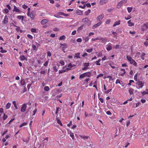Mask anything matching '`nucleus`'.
Listing matches in <instances>:
<instances>
[{
	"label": "nucleus",
	"mask_w": 148,
	"mask_h": 148,
	"mask_svg": "<svg viewBox=\"0 0 148 148\" xmlns=\"http://www.w3.org/2000/svg\"><path fill=\"white\" fill-rule=\"evenodd\" d=\"M49 61L48 60L47 61L44 63L43 64L44 66H47L48 64Z\"/></svg>",
	"instance_id": "43"
},
{
	"label": "nucleus",
	"mask_w": 148,
	"mask_h": 148,
	"mask_svg": "<svg viewBox=\"0 0 148 148\" xmlns=\"http://www.w3.org/2000/svg\"><path fill=\"white\" fill-rule=\"evenodd\" d=\"M132 7H127V10L129 13H130L132 10Z\"/></svg>",
	"instance_id": "30"
},
{
	"label": "nucleus",
	"mask_w": 148,
	"mask_h": 148,
	"mask_svg": "<svg viewBox=\"0 0 148 148\" xmlns=\"http://www.w3.org/2000/svg\"><path fill=\"white\" fill-rule=\"evenodd\" d=\"M59 62L62 65H64L65 62L63 61H60Z\"/></svg>",
	"instance_id": "57"
},
{
	"label": "nucleus",
	"mask_w": 148,
	"mask_h": 148,
	"mask_svg": "<svg viewBox=\"0 0 148 148\" xmlns=\"http://www.w3.org/2000/svg\"><path fill=\"white\" fill-rule=\"evenodd\" d=\"M20 59L21 60H24L26 59L24 56L22 55L20 57Z\"/></svg>",
	"instance_id": "27"
},
{
	"label": "nucleus",
	"mask_w": 148,
	"mask_h": 148,
	"mask_svg": "<svg viewBox=\"0 0 148 148\" xmlns=\"http://www.w3.org/2000/svg\"><path fill=\"white\" fill-rule=\"evenodd\" d=\"M72 67H73V64H72L71 63H69L68 65V68H67V71L69 70H71Z\"/></svg>",
	"instance_id": "17"
},
{
	"label": "nucleus",
	"mask_w": 148,
	"mask_h": 148,
	"mask_svg": "<svg viewBox=\"0 0 148 148\" xmlns=\"http://www.w3.org/2000/svg\"><path fill=\"white\" fill-rule=\"evenodd\" d=\"M137 84L138 86H139V88H142L143 86V83H142V82L140 81H138L137 82Z\"/></svg>",
	"instance_id": "9"
},
{
	"label": "nucleus",
	"mask_w": 148,
	"mask_h": 148,
	"mask_svg": "<svg viewBox=\"0 0 148 148\" xmlns=\"http://www.w3.org/2000/svg\"><path fill=\"white\" fill-rule=\"evenodd\" d=\"M127 23L128 24V26L130 27H132V26L134 25V24L131 22V20H129Z\"/></svg>",
	"instance_id": "12"
},
{
	"label": "nucleus",
	"mask_w": 148,
	"mask_h": 148,
	"mask_svg": "<svg viewBox=\"0 0 148 148\" xmlns=\"http://www.w3.org/2000/svg\"><path fill=\"white\" fill-rule=\"evenodd\" d=\"M8 18L7 16H5L4 18L3 23L5 24H7L8 23Z\"/></svg>",
	"instance_id": "11"
},
{
	"label": "nucleus",
	"mask_w": 148,
	"mask_h": 148,
	"mask_svg": "<svg viewBox=\"0 0 148 148\" xmlns=\"http://www.w3.org/2000/svg\"><path fill=\"white\" fill-rule=\"evenodd\" d=\"M27 124V123L24 122L21 124L19 126V127H21L23 126L26 125Z\"/></svg>",
	"instance_id": "35"
},
{
	"label": "nucleus",
	"mask_w": 148,
	"mask_h": 148,
	"mask_svg": "<svg viewBox=\"0 0 148 148\" xmlns=\"http://www.w3.org/2000/svg\"><path fill=\"white\" fill-rule=\"evenodd\" d=\"M138 73H136L134 76V79L135 80H137Z\"/></svg>",
	"instance_id": "50"
},
{
	"label": "nucleus",
	"mask_w": 148,
	"mask_h": 148,
	"mask_svg": "<svg viewBox=\"0 0 148 148\" xmlns=\"http://www.w3.org/2000/svg\"><path fill=\"white\" fill-rule=\"evenodd\" d=\"M144 45H146V47H147L148 46V42L147 40L146 41H145L144 43Z\"/></svg>",
	"instance_id": "56"
},
{
	"label": "nucleus",
	"mask_w": 148,
	"mask_h": 148,
	"mask_svg": "<svg viewBox=\"0 0 148 148\" xmlns=\"http://www.w3.org/2000/svg\"><path fill=\"white\" fill-rule=\"evenodd\" d=\"M126 58L128 62H130V63L132 64V63L133 61V59H132V58L131 56H127Z\"/></svg>",
	"instance_id": "4"
},
{
	"label": "nucleus",
	"mask_w": 148,
	"mask_h": 148,
	"mask_svg": "<svg viewBox=\"0 0 148 148\" xmlns=\"http://www.w3.org/2000/svg\"><path fill=\"white\" fill-rule=\"evenodd\" d=\"M70 136L71 137V138H72L73 139H74V135L73 133H72V132H70Z\"/></svg>",
	"instance_id": "44"
},
{
	"label": "nucleus",
	"mask_w": 148,
	"mask_h": 148,
	"mask_svg": "<svg viewBox=\"0 0 148 148\" xmlns=\"http://www.w3.org/2000/svg\"><path fill=\"white\" fill-rule=\"evenodd\" d=\"M93 50L92 48H91L90 49H87L86 51L87 52L90 53Z\"/></svg>",
	"instance_id": "41"
},
{
	"label": "nucleus",
	"mask_w": 148,
	"mask_h": 148,
	"mask_svg": "<svg viewBox=\"0 0 148 148\" xmlns=\"http://www.w3.org/2000/svg\"><path fill=\"white\" fill-rule=\"evenodd\" d=\"M7 116L5 115V114H4L3 117V119L5 120L7 119Z\"/></svg>",
	"instance_id": "55"
},
{
	"label": "nucleus",
	"mask_w": 148,
	"mask_h": 148,
	"mask_svg": "<svg viewBox=\"0 0 148 148\" xmlns=\"http://www.w3.org/2000/svg\"><path fill=\"white\" fill-rule=\"evenodd\" d=\"M102 23V22H101V21L100 22H99L97 23V24H95L94 25L92 26V28L95 29V28H96V27H98L100 25H101V24Z\"/></svg>",
	"instance_id": "8"
},
{
	"label": "nucleus",
	"mask_w": 148,
	"mask_h": 148,
	"mask_svg": "<svg viewBox=\"0 0 148 148\" xmlns=\"http://www.w3.org/2000/svg\"><path fill=\"white\" fill-rule=\"evenodd\" d=\"M35 16L34 12H32L30 14V16L32 18H34Z\"/></svg>",
	"instance_id": "24"
},
{
	"label": "nucleus",
	"mask_w": 148,
	"mask_h": 148,
	"mask_svg": "<svg viewBox=\"0 0 148 148\" xmlns=\"http://www.w3.org/2000/svg\"><path fill=\"white\" fill-rule=\"evenodd\" d=\"M85 77L87 76L88 77H90L91 75V73L90 72H85Z\"/></svg>",
	"instance_id": "14"
},
{
	"label": "nucleus",
	"mask_w": 148,
	"mask_h": 148,
	"mask_svg": "<svg viewBox=\"0 0 148 148\" xmlns=\"http://www.w3.org/2000/svg\"><path fill=\"white\" fill-rule=\"evenodd\" d=\"M99 95H100V93H98V97H99V100H100V101H101V103H103L104 102L103 99H102V98H100L99 97Z\"/></svg>",
	"instance_id": "33"
},
{
	"label": "nucleus",
	"mask_w": 148,
	"mask_h": 148,
	"mask_svg": "<svg viewBox=\"0 0 148 148\" xmlns=\"http://www.w3.org/2000/svg\"><path fill=\"white\" fill-rule=\"evenodd\" d=\"M112 34L114 35V37H117V33L116 32H114V31H112Z\"/></svg>",
	"instance_id": "40"
},
{
	"label": "nucleus",
	"mask_w": 148,
	"mask_h": 148,
	"mask_svg": "<svg viewBox=\"0 0 148 148\" xmlns=\"http://www.w3.org/2000/svg\"><path fill=\"white\" fill-rule=\"evenodd\" d=\"M91 12L90 10L89 9L86 11L85 12V14L86 15H88V14H90Z\"/></svg>",
	"instance_id": "32"
},
{
	"label": "nucleus",
	"mask_w": 148,
	"mask_h": 148,
	"mask_svg": "<svg viewBox=\"0 0 148 148\" xmlns=\"http://www.w3.org/2000/svg\"><path fill=\"white\" fill-rule=\"evenodd\" d=\"M77 42H82V39L81 38H78L77 39Z\"/></svg>",
	"instance_id": "54"
},
{
	"label": "nucleus",
	"mask_w": 148,
	"mask_h": 148,
	"mask_svg": "<svg viewBox=\"0 0 148 148\" xmlns=\"http://www.w3.org/2000/svg\"><path fill=\"white\" fill-rule=\"evenodd\" d=\"M115 83L116 84H118V83H119L120 84H121L120 80L119 79H117L116 80Z\"/></svg>",
	"instance_id": "52"
},
{
	"label": "nucleus",
	"mask_w": 148,
	"mask_h": 148,
	"mask_svg": "<svg viewBox=\"0 0 148 148\" xmlns=\"http://www.w3.org/2000/svg\"><path fill=\"white\" fill-rule=\"evenodd\" d=\"M53 71L55 72H57L58 71V69L57 68V66H53Z\"/></svg>",
	"instance_id": "34"
},
{
	"label": "nucleus",
	"mask_w": 148,
	"mask_h": 148,
	"mask_svg": "<svg viewBox=\"0 0 148 148\" xmlns=\"http://www.w3.org/2000/svg\"><path fill=\"white\" fill-rule=\"evenodd\" d=\"M107 2V0H101L99 2V4L100 5H103L105 4Z\"/></svg>",
	"instance_id": "10"
},
{
	"label": "nucleus",
	"mask_w": 148,
	"mask_h": 148,
	"mask_svg": "<svg viewBox=\"0 0 148 148\" xmlns=\"http://www.w3.org/2000/svg\"><path fill=\"white\" fill-rule=\"evenodd\" d=\"M66 38V36L65 35H62L61 36H60L59 39V40H64Z\"/></svg>",
	"instance_id": "29"
},
{
	"label": "nucleus",
	"mask_w": 148,
	"mask_h": 148,
	"mask_svg": "<svg viewBox=\"0 0 148 148\" xmlns=\"http://www.w3.org/2000/svg\"><path fill=\"white\" fill-rule=\"evenodd\" d=\"M148 28V23H146L142 25V27L141 29L142 31H144L145 30L147 29Z\"/></svg>",
	"instance_id": "1"
},
{
	"label": "nucleus",
	"mask_w": 148,
	"mask_h": 148,
	"mask_svg": "<svg viewBox=\"0 0 148 148\" xmlns=\"http://www.w3.org/2000/svg\"><path fill=\"white\" fill-rule=\"evenodd\" d=\"M84 77H85V73H82V74L80 75L79 77V78L80 79H82V78H83Z\"/></svg>",
	"instance_id": "26"
},
{
	"label": "nucleus",
	"mask_w": 148,
	"mask_h": 148,
	"mask_svg": "<svg viewBox=\"0 0 148 148\" xmlns=\"http://www.w3.org/2000/svg\"><path fill=\"white\" fill-rule=\"evenodd\" d=\"M60 108L59 107H57L56 108V111L55 112V114H57V113L58 112V110H59V109H60Z\"/></svg>",
	"instance_id": "59"
},
{
	"label": "nucleus",
	"mask_w": 148,
	"mask_h": 148,
	"mask_svg": "<svg viewBox=\"0 0 148 148\" xmlns=\"http://www.w3.org/2000/svg\"><path fill=\"white\" fill-rule=\"evenodd\" d=\"M47 21L48 20L47 19H43L41 21V24L44 25L47 23Z\"/></svg>",
	"instance_id": "19"
},
{
	"label": "nucleus",
	"mask_w": 148,
	"mask_h": 148,
	"mask_svg": "<svg viewBox=\"0 0 148 148\" xmlns=\"http://www.w3.org/2000/svg\"><path fill=\"white\" fill-rule=\"evenodd\" d=\"M76 13L78 15H82V12L81 10H77L76 12Z\"/></svg>",
	"instance_id": "22"
},
{
	"label": "nucleus",
	"mask_w": 148,
	"mask_h": 148,
	"mask_svg": "<svg viewBox=\"0 0 148 148\" xmlns=\"http://www.w3.org/2000/svg\"><path fill=\"white\" fill-rule=\"evenodd\" d=\"M103 90H105V92L109 93V92H111L112 89L111 88L108 89V86H106L105 84H104V85Z\"/></svg>",
	"instance_id": "2"
},
{
	"label": "nucleus",
	"mask_w": 148,
	"mask_h": 148,
	"mask_svg": "<svg viewBox=\"0 0 148 148\" xmlns=\"http://www.w3.org/2000/svg\"><path fill=\"white\" fill-rule=\"evenodd\" d=\"M122 5V4L121 3V1L119 2L118 4L117 5V7L119 8H120L121 7V5Z\"/></svg>",
	"instance_id": "36"
},
{
	"label": "nucleus",
	"mask_w": 148,
	"mask_h": 148,
	"mask_svg": "<svg viewBox=\"0 0 148 148\" xmlns=\"http://www.w3.org/2000/svg\"><path fill=\"white\" fill-rule=\"evenodd\" d=\"M13 11H16L18 13L20 12V10L18 9L15 6H14V9Z\"/></svg>",
	"instance_id": "13"
},
{
	"label": "nucleus",
	"mask_w": 148,
	"mask_h": 148,
	"mask_svg": "<svg viewBox=\"0 0 148 148\" xmlns=\"http://www.w3.org/2000/svg\"><path fill=\"white\" fill-rule=\"evenodd\" d=\"M109 65H110V66L112 68H115L116 67L115 66V65L114 64H111L110 63L109 64Z\"/></svg>",
	"instance_id": "39"
},
{
	"label": "nucleus",
	"mask_w": 148,
	"mask_h": 148,
	"mask_svg": "<svg viewBox=\"0 0 148 148\" xmlns=\"http://www.w3.org/2000/svg\"><path fill=\"white\" fill-rule=\"evenodd\" d=\"M4 12L6 13H7L9 12V10H8V9H7V8L5 9L4 10Z\"/></svg>",
	"instance_id": "64"
},
{
	"label": "nucleus",
	"mask_w": 148,
	"mask_h": 148,
	"mask_svg": "<svg viewBox=\"0 0 148 148\" xmlns=\"http://www.w3.org/2000/svg\"><path fill=\"white\" fill-rule=\"evenodd\" d=\"M84 66L88 67L89 65V62H87V63H84Z\"/></svg>",
	"instance_id": "42"
},
{
	"label": "nucleus",
	"mask_w": 148,
	"mask_h": 148,
	"mask_svg": "<svg viewBox=\"0 0 148 148\" xmlns=\"http://www.w3.org/2000/svg\"><path fill=\"white\" fill-rule=\"evenodd\" d=\"M26 107L25 104H23L21 108V111L22 112H24L26 110Z\"/></svg>",
	"instance_id": "6"
},
{
	"label": "nucleus",
	"mask_w": 148,
	"mask_h": 148,
	"mask_svg": "<svg viewBox=\"0 0 148 148\" xmlns=\"http://www.w3.org/2000/svg\"><path fill=\"white\" fill-rule=\"evenodd\" d=\"M99 40H100L101 42H103L105 41V42H106L107 40L106 39H105V38H102V37H101L99 38Z\"/></svg>",
	"instance_id": "15"
},
{
	"label": "nucleus",
	"mask_w": 148,
	"mask_h": 148,
	"mask_svg": "<svg viewBox=\"0 0 148 148\" xmlns=\"http://www.w3.org/2000/svg\"><path fill=\"white\" fill-rule=\"evenodd\" d=\"M106 114L108 115H111L112 114L111 112L109 111H107L106 112Z\"/></svg>",
	"instance_id": "61"
},
{
	"label": "nucleus",
	"mask_w": 148,
	"mask_h": 148,
	"mask_svg": "<svg viewBox=\"0 0 148 148\" xmlns=\"http://www.w3.org/2000/svg\"><path fill=\"white\" fill-rule=\"evenodd\" d=\"M80 138H83L84 140L87 139H88V137L87 136H80Z\"/></svg>",
	"instance_id": "37"
},
{
	"label": "nucleus",
	"mask_w": 148,
	"mask_h": 148,
	"mask_svg": "<svg viewBox=\"0 0 148 148\" xmlns=\"http://www.w3.org/2000/svg\"><path fill=\"white\" fill-rule=\"evenodd\" d=\"M132 64L134 65V66H136L137 65V62H136L135 61L133 60V62H132Z\"/></svg>",
	"instance_id": "38"
},
{
	"label": "nucleus",
	"mask_w": 148,
	"mask_h": 148,
	"mask_svg": "<svg viewBox=\"0 0 148 148\" xmlns=\"http://www.w3.org/2000/svg\"><path fill=\"white\" fill-rule=\"evenodd\" d=\"M57 123L58 124H60V125H61V126L63 125H62V123L61 122L60 120H58L57 121Z\"/></svg>",
	"instance_id": "58"
},
{
	"label": "nucleus",
	"mask_w": 148,
	"mask_h": 148,
	"mask_svg": "<svg viewBox=\"0 0 148 148\" xmlns=\"http://www.w3.org/2000/svg\"><path fill=\"white\" fill-rule=\"evenodd\" d=\"M44 90L46 91H47L49 89V88L48 86H46L44 88Z\"/></svg>",
	"instance_id": "45"
},
{
	"label": "nucleus",
	"mask_w": 148,
	"mask_h": 148,
	"mask_svg": "<svg viewBox=\"0 0 148 148\" xmlns=\"http://www.w3.org/2000/svg\"><path fill=\"white\" fill-rule=\"evenodd\" d=\"M120 70L121 72L119 73V75L121 76H123L126 73L125 71V69H121Z\"/></svg>",
	"instance_id": "5"
},
{
	"label": "nucleus",
	"mask_w": 148,
	"mask_h": 148,
	"mask_svg": "<svg viewBox=\"0 0 148 148\" xmlns=\"http://www.w3.org/2000/svg\"><path fill=\"white\" fill-rule=\"evenodd\" d=\"M140 104V101H138L137 103L136 104V107H138Z\"/></svg>",
	"instance_id": "62"
},
{
	"label": "nucleus",
	"mask_w": 148,
	"mask_h": 148,
	"mask_svg": "<svg viewBox=\"0 0 148 148\" xmlns=\"http://www.w3.org/2000/svg\"><path fill=\"white\" fill-rule=\"evenodd\" d=\"M121 21L120 20L119 21H116L113 25V27H115L117 25H119L120 24Z\"/></svg>",
	"instance_id": "16"
},
{
	"label": "nucleus",
	"mask_w": 148,
	"mask_h": 148,
	"mask_svg": "<svg viewBox=\"0 0 148 148\" xmlns=\"http://www.w3.org/2000/svg\"><path fill=\"white\" fill-rule=\"evenodd\" d=\"M104 17V14H102L100 15H99L97 18V20L99 21H101Z\"/></svg>",
	"instance_id": "7"
},
{
	"label": "nucleus",
	"mask_w": 148,
	"mask_h": 148,
	"mask_svg": "<svg viewBox=\"0 0 148 148\" xmlns=\"http://www.w3.org/2000/svg\"><path fill=\"white\" fill-rule=\"evenodd\" d=\"M83 29V26H81L79 27H78V29L77 30V31H80V30H82Z\"/></svg>",
	"instance_id": "48"
},
{
	"label": "nucleus",
	"mask_w": 148,
	"mask_h": 148,
	"mask_svg": "<svg viewBox=\"0 0 148 148\" xmlns=\"http://www.w3.org/2000/svg\"><path fill=\"white\" fill-rule=\"evenodd\" d=\"M130 34H136V32L135 31H133L132 32V31H130Z\"/></svg>",
	"instance_id": "60"
},
{
	"label": "nucleus",
	"mask_w": 148,
	"mask_h": 148,
	"mask_svg": "<svg viewBox=\"0 0 148 148\" xmlns=\"http://www.w3.org/2000/svg\"><path fill=\"white\" fill-rule=\"evenodd\" d=\"M67 71V69H62V70H59V74L62 73H63Z\"/></svg>",
	"instance_id": "18"
},
{
	"label": "nucleus",
	"mask_w": 148,
	"mask_h": 148,
	"mask_svg": "<svg viewBox=\"0 0 148 148\" xmlns=\"http://www.w3.org/2000/svg\"><path fill=\"white\" fill-rule=\"evenodd\" d=\"M45 112V110H42V111L40 112V113H41L42 116H43Z\"/></svg>",
	"instance_id": "49"
},
{
	"label": "nucleus",
	"mask_w": 148,
	"mask_h": 148,
	"mask_svg": "<svg viewBox=\"0 0 148 148\" xmlns=\"http://www.w3.org/2000/svg\"><path fill=\"white\" fill-rule=\"evenodd\" d=\"M32 46V50L33 51H34L36 49V46L33 44Z\"/></svg>",
	"instance_id": "51"
},
{
	"label": "nucleus",
	"mask_w": 148,
	"mask_h": 148,
	"mask_svg": "<svg viewBox=\"0 0 148 148\" xmlns=\"http://www.w3.org/2000/svg\"><path fill=\"white\" fill-rule=\"evenodd\" d=\"M125 20H128L131 18V16L130 15H128L127 16V17H125Z\"/></svg>",
	"instance_id": "46"
},
{
	"label": "nucleus",
	"mask_w": 148,
	"mask_h": 148,
	"mask_svg": "<svg viewBox=\"0 0 148 148\" xmlns=\"http://www.w3.org/2000/svg\"><path fill=\"white\" fill-rule=\"evenodd\" d=\"M11 105V103H8L5 106V108L7 109H9Z\"/></svg>",
	"instance_id": "25"
},
{
	"label": "nucleus",
	"mask_w": 148,
	"mask_h": 148,
	"mask_svg": "<svg viewBox=\"0 0 148 148\" xmlns=\"http://www.w3.org/2000/svg\"><path fill=\"white\" fill-rule=\"evenodd\" d=\"M51 56V53L50 51H48L47 52V56Z\"/></svg>",
	"instance_id": "63"
},
{
	"label": "nucleus",
	"mask_w": 148,
	"mask_h": 148,
	"mask_svg": "<svg viewBox=\"0 0 148 148\" xmlns=\"http://www.w3.org/2000/svg\"><path fill=\"white\" fill-rule=\"evenodd\" d=\"M80 53H75V58H80Z\"/></svg>",
	"instance_id": "23"
},
{
	"label": "nucleus",
	"mask_w": 148,
	"mask_h": 148,
	"mask_svg": "<svg viewBox=\"0 0 148 148\" xmlns=\"http://www.w3.org/2000/svg\"><path fill=\"white\" fill-rule=\"evenodd\" d=\"M111 22V20L110 19H107L106 20V24H110V23Z\"/></svg>",
	"instance_id": "47"
},
{
	"label": "nucleus",
	"mask_w": 148,
	"mask_h": 148,
	"mask_svg": "<svg viewBox=\"0 0 148 148\" xmlns=\"http://www.w3.org/2000/svg\"><path fill=\"white\" fill-rule=\"evenodd\" d=\"M17 18L19 19H21L22 21H23V20L24 17L23 16H18L17 17Z\"/></svg>",
	"instance_id": "31"
},
{
	"label": "nucleus",
	"mask_w": 148,
	"mask_h": 148,
	"mask_svg": "<svg viewBox=\"0 0 148 148\" xmlns=\"http://www.w3.org/2000/svg\"><path fill=\"white\" fill-rule=\"evenodd\" d=\"M112 44L109 43L106 45V49L107 51H109L112 49Z\"/></svg>",
	"instance_id": "3"
},
{
	"label": "nucleus",
	"mask_w": 148,
	"mask_h": 148,
	"mask_svg": "<svg viewBox=\"0 0 148 148\" xmlns=\"http://www.w3.org/2000/svg\"><path fill=\"white\" fill-rule=\"evenodd\" d=\"M101 61V59H99L97 61H96L95 62V63L97 65H101V64L100 62Z\"/></svg>",
	"instance_id": "21"
},
{
	"label": "nucleus",
	"mask_w": 148,
	"mask_h": 148,
	"mask_svg": "<svg viewBox=\"0 0 148 148\" xmlns=\"http://www.w3.org/2000/svg\"><path fill=\"white\" fill-rule=\"evenodd\" d=\"M82 21H83V22H88L89 21V20L88 19V18H87V17H86L85 18H83L82 20Z\"/></svg>",
	"instance_id": "20"
},
{
	"label": "nucleus",
	"mask_w": 148,
	"mask_h": 148,
	"mask_svg": "<svg viewBox=\"0 0 148 148\" xmlns=\"http://www.w3.org/2000/svg\"><path fill=\"white\" fill-rule=\"evenodd\" d=\"M12 103L14 104V107L16 109H17L18 107L17 106L16 104L15 101H12Z\"/></svg>",
	"instance_id": "28"
},
{
	"label": "nucleus",
	"mask_w": 148,
	"mask_h": 148,
	"mask_svg": "<svg viewBox=\"0 0 148 148\" xmlns=\"http://www.w3.org/2000/svg\"><path fill=\"white\" fill-rule=\"evenodd\" d=\"M89 39V38H88V37L87 36V37H85L84 40L85 42H86V41H88Z\"/></svg>",
	"instance_id": "53"
}]
</instances>
